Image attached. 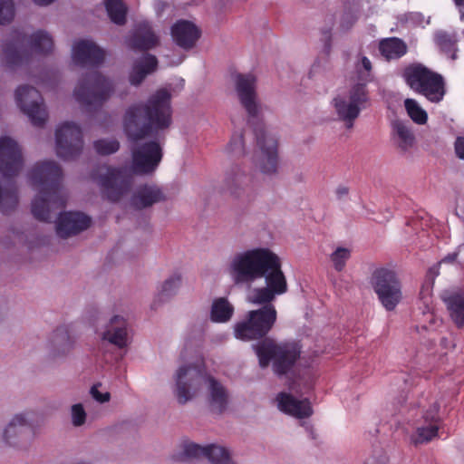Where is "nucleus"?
I'll return each instance as SVG.
<instances>
[{
	"label": "nucleus",
	"mask_w": 464,
	"mask_h": 464,
	"mask_svg": "<svg viewBox=\"0 0 464 464\" xmlns=\"http://www.w3.org/2000/svg\"><path fill=\"white\" fill-rule=\"evenodd\" d=\"M403 77L411 90L435 103L446 94V82L442 75L421 64H414L404 70Z\"/></svg>",
	"instance_id": "obj_11"
},
{
	"label": "nucleus",
	"mask_w": 464,
	"mask_h": 464,
	"mask_svg": "<svg viewBox=\"0 0 464 464\" xmlns=\"http://www.w3.org/2000/svg\"><path fill=\"white\" fill-rule=\"evenodd\" d=\"M35 5L45 7L53 4L56 0H31Z\"/></svg>",
	"instance_id": "obj_45"
},
{
	"label": "nucleus",
	"mask_w": 464,
	"mask_h": 464,
	"mask_svg": "<svg viewBox=\"0 0 464 464\" xmlns=\"http://www.w3.org/2000/svg\"><path fill=\"white\" fill-rule=\"evenodd\" d=\"M184 455L188 458L206 457L210 464H235L229 450L220 445L200 446L194 442H187L183 445Z\"/></svg>",
	"instance_id": "obj_18"
},
{
	"label": "nucleus",
	"mask_w": 464,
	"mask_h": 464,
	"mask_svg": "<svg viewBox=\"0 0 464 464\" xmlns=\"http://www.w3.org/2000/svg\"><path fill=\"white\" fill-rule=\"evenodd\" d=\"M456 156L463 162L464 165V137H458L454 143Z\"/></svg>",
	"instance_id": "obj_43"
},
{
	"label": "nucleus",
	"mask_w": 464,
	"mask_h": 464,
	"mask_svg": "<svg viewBox=\"0 0 464 464\" xmlns=\"http://www.w3.org/2000/svg\"><path fill=\"white\" fill-rule=\"evenodd\" d=\"M26 45L36 53L48 55L53 51L54 42L53 36L44 30L34 32L29 36L21 30H14L1 44L0 61L3 66L14 70L24 64Z\"/></svg>",
	"instance_id": "obj_7"
},
{
	"label": "nucleus",
	"mask_w": 464,
	"mask_h": 464,
	"mask_svg": "<svg viewBox=\"0 0 464 464\" xmlns=\"http://www.w3.org/2000/svg\"><path fill=\"white\" fill-rule=\"evenodd\" d=\"M170 34L174 43L179 47L192 49L201 36L200 28L192 21L180 19L173 24Z\"/></svg>",
	"instance_id": "obj_21"
},
{
	"label": "nucleus",
	"mask_w": 464,
	"mask_h": 464,
	"mask_svg": "<svg viewBox=\"0 0 464 464\" xmlns=\"http://www.w3.org/2000/svg\"><path fill=\"white\" fill-rule=\"evenodd\" d=\"M441 264L438 263L437 265L433 266L429 270V276L431 277L432 280L439 275V268Z\"/></svg>",
	"instance_id": "obj_47"
},
{
	"label": "nucleus",
	"mask_w": 464,
	"mask_h": 464,
	"mask_svg": "<svg viewBox=\"0 0 464 464\" xmlns=\"http://www.w3.org/2000/svg\"><path fill=\"white\" fill-rule=\"evenodd\" d=\"M278 409L297 419L309 418L313 409L308 399H297L287 392H280L276 399Z\"/></svg>",
	"instance_id": "obj_23"
},
{
	"label": "nucleus",
	"mask_w": 464,
	"mask_h": 464,
	"mask_svg": "<svg viewBox=\"0 0 464 464\" xmlns=\"http://www.w3.org/2000/svg\"><path fill=\"white\" fill-rule=\"evenodd\" d=\"M158 69V59L156 56L147 53L140 59L134 61L130 71L129 72L128 80L130 85L140 86L145 78L155 72Z\"/></svg>",
	"instance_id": "obj_27"
},
{
	"label": "nucleus",
	"mask_w": 464,
	"mask_h": 464,
	"mask_svg": "<svg viewBox=\"0 0 464 464\" xmlns=\"http://www.w3.org/2000/svg\"><path fill=\"white\" fill-rule=\"evenodd\" d=\"M368 100L365 84L357 83L349 91L337 94L332 100V106L338 120L351 129Z\"/></svg>",
	"instance_id": "obj_13"
},
{
	"label": "nucleus",
	"mask_w": 464,
	"mask_h": 464,
	"mask_svg": "<svg viewBox=\"0 0 464 464\" xmlns=\"http://www.w3.org/2000/svg\"><path fill=\"white\" fill-rule=\"evenodd\" d=\"M75 345L74 339L64 328L54 330L46 342V352L49 359L60 361L67 358Z\"/></svg>",
	"instance_id": "obj_19"
},
{
	"label": "nucleus",
	"mask_w": 464,
	"mask_h": 464,
	"mask_svg": "<svg viewBox=\"0 0 464 464\" xmlns=\"http://www.w3.org/2000/svg\"><path fill=\"white\" fill-rule=\"evenodd\" d=\"M90 392L92 398L100 403L107 402L111 399V394L109 392H101L96 386L92 387Z\"/></svg>",
	"instance_id": "obj_42"
},
{
	"label": "nucleus",
	"mask_w": 464,
	"mask_h": 464,
	"mask_svg": "<svg viewBox=\"0 0 464 464\" xmlns=\"http://www.w3.org/2000/svg\"><path fill=\"white\" fill-rule=\"evenodd\" d=\"M7 315V309L3 303H0V323L3 322Z\"/></svg>",
	"instance_id": "obj_49"
},
{
	"label": "nucleus",
	"mask_w": 464,
	"mask_h": 464,
	"mask_svg": "<svg viewBox=\"0 0 464 464\" xmlns=\"http://www.w3.org/2000/svg\"><path fill=\"white\" fill-rule=\"evenodd\" d=\"M336 195L339 198H342L345 196L348 195L349 193V189L347 187H344V186H339L337 188H336Z\"/></svg>",
	"instance_id": "obj_46"
},
{
	"label": "nucleus",
	"mask_w": 464,
	"mask_h": 464,
	"mask_svg": "<svg viewBox=\"0 0 464 464\" xmlns=\"http://www.w3.org/2000/svg\"><path fill=\"white\" fill-rule=\"evenodd\" d=\"M32 411L12 414L0 431V442L5 448L28 451L33 445L35 428L31 420Z\"/></svg>",
	"instance_id": "obj_10"
},
{
	"label": "nucleus",
	"mask_w": 464,
	"mask_h": 464,
	"mask_svg": "<svg viewBox=\"0 0 464 464\" xmlns=\"http://www.w3.org/2000/svg\"><path fill=\"white\" fill-rule=\"evenodd\" d=\"M15 15V8L13 0H0V24L11 23Z\"/></svg>",
	"instance_id": "obj_40"
},
{
	"label": "nucleus",
	"mask_w": 464,
	"mask_h": 464,
	"mask_svg": "<svg viewBox=\"0 0 464 464\" xmlns=\"http://www.w3.org/2000/svg\"><path fill=\"white\" fill-rule=\"evenodd\" d=\"M171 94L166 88L156 91L147 102H134L123 112L122 130L130 140L137 141L153 130L164 129L171 121Z\"/></svg>",
	"instance_id": "obj_5"
},
{
	"label": "nucleus",
	"mask_w": 464,
	"mask_h": 464,
	"mask_svg": "<svg viewBox=\"0 0 464 464\" xmlns=\"http://www.w3.org/2000/svg\"><path fill=\"white\" fill-rule=\"evenodd\" d=\"M404 107L408 116L413 122L419 125H423L428 121V113L414 99H406L404 101Z\"/></svg>",
	"instance_id": "obj_33"
},
{
	"label": "nucleus",
	"mask_w": 464,
	"mask_h": 464,
	"mask_svg": "<svg viewBox=\"0 0 464 464\" xmlns=\"http://www.w3.org/2000/svg\"><path fill=\"white\" fill-rule=\"evenodd\" d=\"M261 368H266L272 362L276 374L287 372L300 355L295 343H277L266 338L254 346Z\"/></svg>",
	"instance_id": "obj_9"
},
{
	"label": "nucleus",
	"mask_w": 464,
	"mask_h": 464,
	"mask_svg": "<svg viewBox=\"0 0 464 464\" xmlns=\"http://www.w3.org/2000/svg\"><path fill=\"white\" fill-rule=\"evenodd\" d=\"M435 42L442 50L451 51L457 43V36L454 33L438 31L435 34Z\"/></svg>",
	"instance_id": "obj_39"
},
{
	"label": "nucleus",
	"mask_w": 464,
	"mask_h": 464,
	"mask_svg": "<svg viewBox=\"0 0 464 464\" xmlns=\"http://www.w3.org/2000/svg\"><path fill=\"white\" fill-rule=\"evenodd\" d=\"M104 5L110 19L114 24L122 25L126 23L128 9L122 0H104Z\"/></svg>",
	"instance_id": "obj_32"
},
{
	"label": "nucleus",
	"mask_w": 464,
	"mask_h": 464,
	"mask_svg": "<svg viewBox=\"0 0 464 464\" xmlns=\"http://www.w3.org/2000/svg\"><path fill=\"white\" fill-rule=\"evenodd\" d=\"M101 337L119 349L128 346L130 343V326L127 319L120 314L111 316L104 324Z\"/></svg>",
	"instance_id": "obj_17"
},
{
	"label": "nucleus",
	"mask_w": 464,
	"mask_h": 464,
	"mask_svg": "<svg viewBox=\"0 0 464 464\" xmlns=\"http://www.w3.org/2000/svg\"><path fill=\"white\" fill-rule=\"evenodd\" d=\"M361 67H362L365 70L366 73H369L371 72L372 63L367 57L362 56L361 58L360 62L357 64V69H360Z\"/></svg>",
	"instance_id": "obj_44"
},
{
	"label": "nucleus",
	"mask_w": 464,
	"mask_h": 464,
	"mask_svg": "<svg viewBox=\"0 0 464 464\" xmlns=\"http://www.w3.org/2000/svg\"><path fill=\"white\" fill-rule=\"evenodd\" d=\"M160 39L148 23L137 24L132 34L127 39V45L135 51H147L159 45Z\"/></svg>",
	"instance_id": "obj_24"
},
{
	"label": "nucleus",
	"mask_w": 464,
	"mask_h": 464,
	"mask_svg": "<svg viewBox=\"0 0 464 464\" xmlns=\"http://www.w3.org/2000/svg\"><path fill=\"white\" fill-rule=\"evenodd\" d=\"M104 52L89 40H80L73 44L72 57L74 63L81 66L95 65L104 60Z\"/></svg>",
	"instance_id": "obj_22"
},
{
	"label": "nucleus",
	"mask_w": 464,
	"mask_h": 464,
	"mask_svg": "<svg viewBox=\"0 0 464 464\" xmlns=\"http://www.w3.org/2000/svg\"><path fill=\"white\" fill-rule=\"evenodd\" d=\"M234 311V305L226 297L217 298L211 305L210 319L214 323H227L232 318Z\"/></svg>",
	"instance_id": "obj_30"
},
{
	"label": "nucleus",
	"mask_w": 464,
	"mask_h": 464,
	"mask_svg": "<svg viewBox=\"0 0 464 464\" xmlns=\"http://www.w3.org/2000/svg\"><path fill=\"white\" fill-rule=\"evenodd\" d=\"M63 169L54 160L40 161L32 169L30 180L37 192L32 203V212L37 219L49 220L51 211L63 205Z\"/></svg>",
	"instance_id": "obj_6"
},
{
	"label": "nucleus",
	"mask_w": 464,
	"mask_h": 464,
	"mask_svg": "<svg viewBox=\"0 0 464 464\" xmlns=\"http://www.w3.org/2000/svg\"><path fill=\"white\" fill-rule=\"evenodd\" d=\"M15 102L29 118L33 125L42 127L48 119V111L39 91L29 85H21L15 90Z\"/></svg>",
	"instance_id": "obj_15"
},
{
	"label": "nucleus",
	"mask_w": 464,
	"mask_h": 464,
	"mask_svg": "<svg viewBox=\"0 0 464 464\" xmlns=\"http://www.w3.org/2000/svg\"><path fill=\"white\" fill-rule=\"evenodd\" d=\"M420 295L421 298H427L430 295V288L428 287L426 290L421 291Z\"/></svg>",
	"instance_id": "obj_51"
},
{
	"label": "nucleus",
	"mask_w": 464,
	"mask_h": 464,
	"mask_svg": "<svg viewBox=\"0 0 464 464\" xmlns=\"http://www.w3.org/2000/svg\"><path fill=\"white\" fill-rule=\"evenodd\" d=\"M225 151L230 156L239 157L246 152V144L244 139V132L242 130H236L225 147Z\"/></svg>",
	"instance_id": "obj_34"
},
{
	"label": "nucleus",
	"mask_w": 464,
	"mask_h": 464,
	"mask_svg": "<svg viewBox=\"0 0 464 464\" xmlns=\"http://www.w3.org/2000/svg\"><path fill=\"white\" fill-rule=\"evenodd\" d=\"M91 219L80 212L61 213L55 223L56 233L60 237L75 236L90 227Z\"/></svg>",
	"instance_id": "obj_20"
},
{
	"label": "nucleus",
	"mask_w": 464,
	"mask_h": 464,
	"mask_svg": "<svg viewBox=\"0 0 464 464\" xmlns=\"http://www.w3.org/2000/svg\"><path fill=\"white\" fill-rule=\"evenodd\" d=\"M392 139L398 150L406 152L415 144V136L408 122L395 120L392 123Z\"/></svg>",
	"instance_id": "obj_28"
},
{
	"label": "nucleus",
	"mask_w": 464,
	"mask_h": 464,
	"mask_svg": "<svg viewBox=\"0 0 464 464\" xmlns=\"http://www.w3.org/2000/svg\"><path fill=\"white\" fill-rule=\"evenodd\" d=\"M93 147L98 154L105 156L118 151L120 142L114 138L100 139L94 141Z\"/></svg>",
	"instance_id": "obj_37"
},
{
	"label": "nucleus",
	"mask_w": 464,
	"mask_h": 464,
	"mask_svg": "<svg viewBox=\"0 0 464 464\" xmlns=\"http://www.w3.org/2000/svg\"><path fill=\"white\" fill-rule=\"evenodd\" d=\"M116 82L100 72L91 73L79 80L72 97L86 111L101 108L115 93Z\"/></svg>",
	"instance_id": "obj_8"
},
{
	"label": "nucleus",
	"mask_w": 464,
	"mask_h": 464,
	"mask_svg": "<svg viewBox=\"0 0 464 464\" xmlns=\"http://www.w3.org/2000/svg\"><path fill=\"white\" fill-rule=\"evenodd\" d=\"M370 284L382 305L392 311L402 300V285L397 271L391 266H381L371 275Z\"/></svg>",
	"instance_id": "obj_12"
},
{
	"label": "nucleus",
	"mask_w": 464,
	"mask_h": 464,
	"mask_svg": "<svg viewBox=\"0 0 464 464\" xmlns=\"http://www.w3.org/2000/svg\"><path fill=\"white\" fill-rule=\"evenodd\" d=\"M380 52L387 59H398L407 52V45L399 38H387L380 43Z\"/></svg>",
	"instance_id": "obj_31"
},
{
	"label": "nucleus",
	"mask_w": 464,
	"mask_h": 464,
	"mask_svg": "<svg viewBox=\"0 0 464 464\" xmlns=\"http://www.w3.org/2000/svg\"><path fill=\"white\" fill-rule=\"evenodd\" d=\"M456 5L464 7V0H454Z\"/></svg>",
	"instance_id": "obj_52"
},
{
	"label": "nucleus",
	"mask_w": 464,
	"mask_h": 464,
	"mask_svg": "<svg viewBox=\"0 0 464 464\" xmlns=\"http://www.w3.org/2000/svg\"><path fill=\"white\" fill-rule=\"evenodd\" d=\"M165 199L161 189L155 185H145L134 193L131 202L137 208H145Z\"/></svg>",
	"instance_id": "obj_29"
},
{
	"label": "nucleus",
	"mask_w": 464,
	"mask_h": 464,
	"mask_svg": "<svg viewBox=\"0 0 464 464\" xmlns=\"http://www.w3.org/2000/svg\"><path fill=\"white\" fill-rule=\"evenodd\" d=\"M440 297L450 312V318L458 327L464 326V289H445Z\"/></svg>",
	"instance_id": "obj_25"
},
{
	"label": "nucleus",
	"mask_w": 464,
	"mask_h": 464,
	"mask_svg": "<svg viewBox=\"0 0 464 464\" xmlns=\"http://www.w3.org/2000/svg\"><path fill=\"white\" fill-rule=\"evenodd\" d=\"M458 255H459V251L450 254L445 258H443L440 263L442 264L445 262H450V263L454 262L457 259Z\"/></svg>",
	"instance_id": "obj_48"
},
{
	"label": "nucleus",
	"mask_w": 464,
	"mask_h": 464,
	"mask_svg": "<svg viewBox=\"0 0 464 464\" xmlns=\"http://www.w3.org/2000/svg\"><path fill=\"white\" fill-rule=\"evenodd\" d=\"M23 165V152L18 142L10 136H0V173L5 177L15 176Z\"/></svg>",
	"instance_id": "obj_16"
},
{
	"label": "nucleus",
	"mask_w": 464,
	"mask_h": 464,
	"mask_svg": "<svg viewBox=\"0 0 464 464\" xmlns=\"http://www.w3.org/2000/svg\"><path fill=\"white\" fill-rule=\"evenodd\" d=\"M70 418L74 428H81L86 424L88 414L82 403H75L71 406Z\"/></svg>",
	"instance_id": "obj_38"
},
{
	"label": "nucleus",
	"mask_w": 464,
	"mask_h": 464,
	"mask_svg": "<svg viewBox=\"0 0 464 464\" xmlns=\"http://www.w3.org/2000/svg\"><path fill=\"white\" fill-rule=\"evenodd\" d=\"M226 270L237 286H251L256 281L265 279V286L252 288L246 295L249 304L262 307L248 311L243 319L234 324L237 339H261L276 322L277 312L273 302L277 295L287 291L281 258L268 247H254L234 254Z\"/></svg>",
	"instance_id": "obj_1"
},
{
	"label": "nucleus",
	"mask_w": 464,
	"mask_h": 464,
	"mask_svg": "<svg viewBox=\"0 0 464 464\" xmlns=\"http://www.w3.org/2000/svg\"><path fill=\"white\" fill-rule=\"evenodd\" d=\"M355 21V18H353L351 23H350V25Z\"/></svg>",
	"instance_id": "obj_53"
},
{
	"label": "nucleus",
	"mask_w": 464,
	"mask_h": 464,
	"mask_svg": "<svg viewBox=\"0 0 464 464\" xmlns=\"http://www.w3.org/2000/svg\"><path fill=\"white\" fill-rule=\"evenodd\" d=\"M131 169L103 165L100 166L92 176L103 196L111 201L116 202L129 192L132 185L133 173H153L161 161L162 150L157 141H150L131 149Z\"/></svg>",
	"instance_id": "obj_3"
},
{
	"label": "nucleus",
	"mask_w": 464,
	"mask_h": 464,
	"mask_svg": "<svg viewBox=\"0 0 464 464\" xmlns=\"http://www.w3.org/2000/svg\"><path fill=\"white\" fill-rule=\"evenodd\" d=\"M438 429L439 427L435 423L417 428L415 433L411 437L412 443L418 445L430 441L437 436Z\"/></svg>",
	"instance_id": "obj_36"
},
{
	"label": "nucleus",
	"mask_w": 464,
	"mask_h": 464,
	"mask_svg": "<svg viewBox=\"0 0 464 464\" xmlns=\"http://www.w3.org/2000/svg\"><path fill=\"white\" fill-rule=\"evenodd\" d=\"M181 284V276L173 275L166 279L161 285V292L166 295H173L177 292Z\"/></svg>",
	"instance_id": "obj_41"
},
{
	"label": "nucleus",
	"mask_w": 464,
	"mask_h": 464,
	"mask_svg": "<svg viewBox=\"0 0 464 464\" xmlns=\"http://www.w3.org/2000/svg\"><path fill=\"white\" fill-rule=\"evenodd\" d=\"M325 41H326V43H325V48H326V50H327V52H328V51H329V49H330V44H329V42H330V34H325Z\"/></svg>",
	"instance_id": "obj_50"
},
{
	"label": "nucleus",
	"mask_w": 464,
	"mask_h": 464,
	"mask_svg": "<svg viewBox=\"0 0 464 464\" xmlns=\"http://www.w3.org/2000/svg\"><path fill=\"white\" fill-rule=\"evenodd\" d=\"M237 97L248 116L256 139L253 165L261 174L273 177L278 173V141L262 121L263 106L256 92V78L251 73L234 76Z\"/></svg>",
	"instance_id": "obj_2"
},
{
	"label": "nucleus",
	"mask_w": 464,
	"mask_h": 464,
	"mask_svg": "<svg viewBox=\"0 0 464 464\" xmlns=\"http://www.w3.org/2000/svg\"><path fill=\"white\" fill-rule=\"evenodd\" d=\"M352 250L349 247L345 246H337L329 256V259L333 264L334 268L337 272H342L345 266L346 262L351 257Z\"/></svg>",
	"instance_id": "obj_35"
},
{
	"label": "nucleus",
	"mask_w": 464,
	"mask_h": 464,
	"mask_svg": "<svg viewBox=\"0 0 464 464\" xmlns=\"http://www.w3.org/2000/svg\"><path fill=\"white\" fill-rule=\"evenodd\" d=\"M173 395L177 402L185 405L204 394L208 410L215 414L225 412L230 403V392L226 385L204 367L186 364L174 373Z\"/></svg>",
	"instance_id": "obj_4"
},
{
	"label": "nucleus",
	"mask_w": 464,
	"mask_h": 464,
	"mask_svg": "<svg viewBox=\"0 0 464 464\" xmlns=\"http://www.w3.org/2000/svg\"><path fill=\"white\" fill-rule=\"evenodd\" d=\"M84 147L81 126L73 121L61 123L55 130V153L63 160L78 158Z\"/></svg>",
	"instance_id": "obj_14"
},
{
	"label": "nucleus",
	"mask_w": 464,
	"mask_h": 464,
	"mask_svg": "<svg viewBox=\"0 0 464 464\" xmlns=\"http://www.w3.org/2000/svg\"><path fill=\"white\" fill-rule=\"evenodd\" d=\"M251 184V177L240 167L230 168L225 177V188L227 191L235 198L244 197Z\"/></svg>",
	"instance_id": "obj_26"
}]
</instances>
